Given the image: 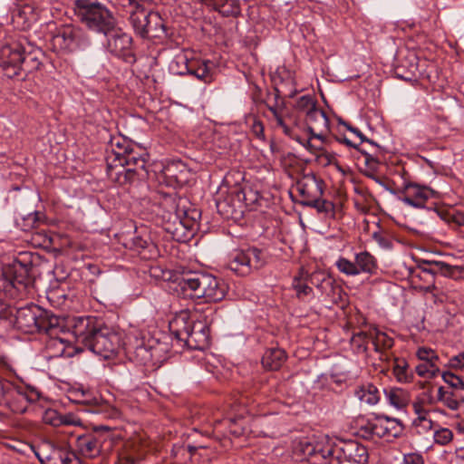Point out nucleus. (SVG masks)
<instances>
[{"instance_id": "nucleus-1", "label": "nucleus", "mask_w": 464, "mask_h": 464, "mask_svg": "<svg viewBox=\"0 0 464 464\" xmlns=\"http://www.w3.org/2000/svg\"><path fill=\"white\" fill-rule=\"evenodd\" d=\"M75 14L89 30L104 35L116 25L111 11L102 4L91 0H76Z\"/></svg>"}, {"instance_id": "nucleus-2", "label": "nucleus", "mask_w": 464, "mask_h": 464, "mask_svg": "<svg viewBox=\"0 0 464 464\" xmlns=\"http://www.w3.org/2000/svg\"><path fill=\"white\" fill-rule=\"evenodd\" d=\"M40 398L39 391L31 386L14 385L13 382L0 379V405L14 413H24L30 403Z\"/></svg>"}, {"instance_id": "nucleus-3", "label": "nucleus", "mask_w": 464, "mask_h": 464, "mask_svg": "<svg viewBox=\"0 0 464 464\" xmlns=\"http://www.w3.org/2000/svg\"><path fill=\"white\" fill-rule=\"evenodd\" d=\"M32 264L15 259L0 270V293L10 297H15L26 289L30 284Z\"/></svg>"}, {"instance_id": "nucleus-4", "label": "nucleus", "mask_w": 464, "mask_h": 464, "mask_svg": "<svg viewBox=\"0 0 464 464\" xmlns=\"http://www.w3.org/2000/svg\"><path fill=\"white\" fill-rule=\"evenodd\" d=\"M267 259V254L256 247L234 250L229 256L227 267L235 274L246 276L264 267Z\"/></svg>"}, {"instance_id": "nucleus-5", "label": "nucleus", "mask_w": 464, "mask_h": 464, "mask_svg": "<svg viewBox=\"0 0 464 464\" xmlns=\"http://www.w3.org/2000/svg\"><path fill=\"white\" fill-rule=\"evenodd\" d=\"M403 430L404 426L401 420L384 414H376L361 426L360 433L366 440L376 437L390 440L391 439L399 438Z\"/></svg>"}, {"instance_id": "nucleus-6", "label": "nucleus", "mask_w": 464, "mask_h": 464, "mask_svg": "<svg viewBox=\"0 0 464 464\" xmlns=\"http://www.w3.org/2000/svg\"><path fill=\"white\" fill-rule=\"evenodd\" d=\"M211 276L212 275L205 273L184 274L177 278L175 291L182 298L203 299L204 302H208Z\"/></svg>"}, {"instance_id": "nucleus-7", "label": "nucleus", "mask_w": 464, "mask_h": 464, "mask_svg": "<svg viewBox=\"0 0 464 464\" xmlns=\"http://www.w3.org/2000/svg\"><path fill=\"white\" fill-rule=\"evenodd\" d=\"M146 154L133 150H125L124 154L118 158L120 168L111 167L109 176L120 185H124L133 180L139 170H143L146 166Z\"/></svg>"}, {"instance_id": "nucleus-8", "label": "nucleus", "mask_w": 464, "mask_h": 464, "mask_svg": "<svg viewBox=\"0 0 464 464\" xmlns=\"http://www.w3.org/2000/svg\"><path fill=\"white\" fill-rule=\"evenodd\" d=\"M53 48L64 53L84 50L91 45V40L72 24H63L57 28L52 38Z\"/></svg>"}, {"instance_id": "nucleus-9", "label": "nucleus", "mask_w": 464, "mask_h": 464, "mask_svg": "<svg viewBox=\"0 0 464 464\" xmlns=\"http://www.w3.org/2000/svg\"><path fill=\"white\" fill-rule=\"evenodd\" d=\"M121 342V336L116 331L102 324L87 349L103 359H111L119 351Z\"/></svg>"}, {"instance_id": "nucleus-10", "label": "nucleus", "mask_w": 464, "mask_h": 464, "mask_svg": "<svg viewBox=\"0 0 464 464\" xmlns=\"http://www.w3.org/2000/svg\"><path fill=\"white\" fill-rule=\"evenodd\" d=\"M105 36L107 37L105 47L110 53L129 63L134 61L132 38L130 34L114 25Z\"/></svg>"}, {"instance_id": "nucleus-11", "label": "nucleus", "mask_w": 464, "mask_h": 464, "mask_svg": "<svg viewBox=\"0 0 464 464\" xmlns=\"http://www.w3.org/2000/svg\"><path fill=\"white\" fill-rule=\"evenodd\" d=\"M102 324L96 317L78 316L71 320L70 328L76 341L87 348Z\"/></svg>"}, {"instance_id": "nucleus-12", "label": "nucleus", "mask_w": 464, "mask_h": 464, "mask_svg": "<svg viewBox=\"0 0 464 464\" xmlns=\"http://www.w3.org/2000/svg\"><path fill=\"white\" fill-rule=\"evenodd\" d=\"M399 200L414 208H424L428 199L437 198L438 193L427 186L406 183L401 190Z\"/></svg>"}, {"instance_id": "nucleus-13", "label": "nucleus", "mask_w": 464, "mask_h": 464, "mask_svg": "<svg viewBox=\"0 0 464 464\" xmlns=\"http://www.w3.org/2000/svg\"><path fill=\"white\" fill-rule=\"evenodd\" d=\"M335 456L354 464H367L369 455L367 449L356 440L341 441L335 445Z\"/></svg>"}, {"instance_id": "nucleus-14", "label": "nucleus", "mask_w": 464, "mask_h": 464, "mask_svg": "<svg viewBox=\"0 0 464 464\" xmlns=\"http://www.w3.org/2000/svg\"><path fill=\"white\" fill-rule=\"evenodd\" d=\"M296 190L303 198V202H309L324 194V181L317 178L314 173L304 174L296 182Z\"/></svg>"}, {"instance_id": "nucleus-15", "label": "nucleus", "mask_w": 464, "mask_h": 464, "mask_svg": "<svg viewBox=\"0 0 464 464\" xmlns=\"http://www.w3.org/2000/svg\"><path fill=\"white\" fill-rule=\"evenodd\" d=\"M43 309L37 305L19 308L15 315L16 327L27 334L39 331V321Z\"/></svg>"}, {"instance_id": "nucleus-16", "label": "nucleus", "mask_w": 464, "mask_h": 464, "mask_svg": "<svg viewBox=\"0 0 464 464\" xmlns=\"http://www.w3.org/2000/svg\"><path fill=\"white\" fill-rule=\"evenodd\" d=\"M191 350H204L209 343V327L205 321L192 323L188 336L182 341Z\"/></svg>"}, {"instance_id": "nucleus-17", "label": "nucleus", "mask_w": 464, "mask_h": 464, "mask_svg": "<svg viewBox=\"0 0 464 464\" xmlns=\"http://www.w3.org/2000/svg\"><path fill=\"white\" fill-rule=\"evenodd\" d=\"M127 4H123L125 6H129L130 8V23L132 27L137 34L141 37H146L148 34V15H150V11L145 10L140 0H126Z\"/></svg>"}, {"instance_id": "nucleus-18", "label": "nucleus", "mask_w": 464, "mask_h": 464, "mask_svg": "<svg viewBox=\"0 0 464 464\" xmlns=\"http://www.w3.org/2000/svg\"><path fill=\"white\" fill-rule=\"evenodd\" d=\"M196 321L188 311H180L169 321V331L178 341L182 342L188 336L192 323Z\"/></svg>"}, {"instance_id": "nucleus-19", "label": "nucleus", "mask_w": 464, "mask_h": 464, "mask_svg": "<svg viewBox=\"0 0 464 464\" xmlns=\"http://www.w3.org/2000/svg\"><path fill=\"white\" fill-rule=\"evenodd\" d=\"M245 193L242 189L235 188L231 189L229 195L224 199H218L216 202L219 213L226 218L232 216L237 209L241 211L244 206Z\"/></svg>"}, {"instance_id": "nucleus-20", "label": "nucleus", "mask_w": 464, "mask_h": 464, "mask_svg": "<svg viewBox=\"0 0 464 464\" xmlns=\"http://www.w3.org/2000/svg\"><path fill=\"white\" fill-rule=\"evenodd\" d=\"M358 336L370 338L374 346V351L381 354V359L384 356L383 352L391 349L394 344L392 337L376 327L370 329L368 333H359Z\"/></svg>"}, {"instance_id": "nucleus-21", "label": "nucleus", "mask_w": 464, "mask_h": 464, "mask_svg": "<svg viewBox=\"0 0 464 464\" xmlns=\"http://www.w3.org/2000/svg\"><path fill=\"white\" fill-rule=\"evenodd\" d=\"M130 247L137 251L143 258H154L158 255L156 245L148 236L134 235L129 243Z\"/></svg>"}, {"instance_id": "nucleus-22", "label": "nucleus", "mask_w": 464, "mask_h": 464, "mask_svg": "<svg viewBox=\"0 0 464 464\" xmlns=\"http://www.w3.org/2000/svg\"><path fill=\"white\" fill-rule=\"evenodd\" d=\"M76 447L85 457L94 458L101 451L100 441L94 435L79 434L75 436Z\"/></svg>"}, {"instance_id": "nucleus-23", "label": "nucleus", "mask_w": 464, "mask_h": 464, "mask_svg": "<svg viewBox=\"0 0 464 464\" xmlns=\"http://www.w3.org/2000/svg\"><path fill=\"white\" fill-rule=\"evenodd\" d=\"M354 396L362 402L369 406L376 405L381 399L378 388L371 382H365L357 386Z\"/></svg>"}, {"instance_id": "nucleus-24", "label": "nucleus", "mask_w": 464, "mask_h": 464, "mask_svg": "<svg viewBox=\"0 0 464 464\" xmlns=\"http://www.w3.org/2000/svg\"><path fill=\"white\" fill-rule=\"evenodd\" d=\"M63 320L53 314L51 312L43 309V314H41L40 321H39V331L44 332L50 337L57 335L59 331L62 330Z\"/></svg>"}, {"instance_id": "nucleus-25", "label": "nucleus", "mask_w": 464, "mask_h": 464, "mask_svg": "<svg viewBox=\"0 0 464 464\" xmlns=\"http://www.w3.org/2000/svg\"><path fill=\"white\" fill-rule=\"evenodd\" d=\"M305 122L309 133L316 130H329V119L324 111L317 106L305 116Z\"/></svg>"}, {"instance_id": "nucleus-26", "label": "nucleus", "mask_w": 464, "mask_h": 464, "mask_svg": "<svg viewBox=\"0 0 464 464\" xmlns=\"http://www.w3.org/2000/svg\"><path fill=\"white\" fill-rule=\"evenodd\" d=\"M269 111L272 113V118L276 121V126L283 130V132L292 137L293 129L289 122H295L294 118L285 111L283 106H268Z\"/></svg>"}, {"instance_id": "nucleus-27", "label": "nucleus", "mask_w": 464, "mask_h": 464, "mask_svg": "<svg viewBox=\"0 0 464 464\" xmlns=\"http://www.w3.org/2000/svg\"><path fill=\"white\" fill-rule=\"evenodd\" d=\"M203 2L224 16H237L240 14L237 0H204Z\"/></svg>"}, {"instance_id": "nucleus-28", "label": "nucleus", "mask_w": 464, "mask_h": 464, "mask_svg": "<svg viewBox=\"0 0 464 464\" xmlns=\"http://www.w3.org/2000/svg\"><path fill=\"white\" fill-rule=\"evenodd\" d=\"M286 359L284 350L280 348H270L266 351L262 357L263 366L270 371L278 370Z\"/></svg>"}, {"instance_id": "nucleus-29", "label": "nucleus", "mask_w": 464, "mask_h": 464, "mask_svg": "<svg viewBox=\"0 0 464 464\" xmlns=\"http://www.w3.org/2000/svg\"><path fill=\"white\" fill-rule=\"evenodd\" d=\"M355 266L358 269V275H372L377 269L376 258L368 251L356 253L354 256Z\"/></svg>"}, {"instance_id": "nucleus-30", "label": "nucleus", "mask_w": 464, "mask_h": 464, "mask_svg": "<svg viewBox=\"0 0 464 464\" xmlns=\"http://www.w3.org/2000/svg\"><path fill=\"white\" fill-rule=\"evenodd\" d=\"M420 272L433 278L437 273H441L445 276H452L458 266H450L442 261L425 262L420 267Z\"/></svg>"}, {"instance_id": "nucleus-31", "label": "nucleus", "mask_w": 464, "mask_h": 464, "mask_svg": "<svg viewBox=\"0 0 464 464\" xmlns=\"http://www.w3.org/2000/svg\"><path fill=\"white\" fill-rule=\"evenodd\" d=\"M192 59L188 53L180 51L170 62L169 66V71L177 75L188 74L191 69Z\"/></svg>"}, {"instance_id": "nucleus-32", "label": "nucleus", "mask_w": 464, "mask_h": 464, "mask_svg": "<svg viewBox=\"0 0 464 464\" xmlns=\"http://www.w3.org/2000/svg\"><path fill=\"white\" fill-rule=\"evenodd\" d=\"M3 54H7V59L5 63L8 66L23 70L24 57L26 54L23 46L20 44H14L10 47H6L3 50Z\"/></svg>"}, {"instance_id": "nucleus-33", "label": "nucleus", "mask_w": 464, "mask_h": 464, "mask_svg": "<svg viewBox=\"0 0 464 464\" xmlns=\"http://www.w3.org/2000/svg\"><path fill=\"white\" fill-rule=\"evenodd\" d=\"M209 64V61L193 58L188 74L194 75L205 83L210 82L213 80V76Z\"/></svg>"}, {"instance_id": "nucleus-34", "label": "nucleus", "mask_w": 464, "mask_h": 464, "mask_svg": "<svg viewBox=\"0 0 464 464\" xmlns=\"http://www.w3.org/2000/svg\"><path fill=\"white\" fill-rule=\"evenodd\" d=\"M383 392L387 402L396 409H402L410 401L409 393L401 388H387Z\"/></svg>"}, {"instance_id": "nucleus-35", "label": "nucleus", "mask_w": 464, "mask_h": 464, "mask_svg": "<svg viewBox=\"0 0 464 464\" xmlns=\"http://www.w3.org/2000/svg\"><path fill=\"white\" fill-rule=\"evenodd\" d=\"M208 297L207 303H216L223 300L227 293V285L222 280L214 276L209 278Z\"/></svg>"}, {"instance_id": "nucleus-36", "label": "nucleus", "mask_w": 464, "mask_h": 464, "mask_svg": "<svg viewBox=\"0 0 464 464\" xmlns=\"http://www.w3.org/2000/svg\"><path fill=\"white\" fill-rule=\"evenodd\" d=\"M148 34L146 37L160 38L166 34V28L163 19L157 12H150L148 15Z\"/></svg>"}, {"instance_id": "nucleus-37", "label": "nucleus", "mask_w": 464, "mask_h": 464, "mask_svg": "<svg viewBox=\"0 0 464 464\" xmlns=\"http://www.w3.org/2000/svg\"><path fill=\"white\" fill-rule=\"evenodd\" d=\"M170 208L174 209L175 211L173 213H169L168 218L169 223L166 225L165 230L175 235V233L179 230V227L181 228L186 227L188 223L185 218V212L179 211L174 204L171 205Z\"/></svg>"}, {"instance_id": "nucleus-38", "label": "nucleus", "mask_w": 464, "mask_h": 464, "mask_svg": "<svg viewBox=\"0 0 464 464\" xmlns=\"http://www.w3.org/2000/svg\"><path fill=\"white\" fill-rule=\"evenodd\" d=\"M303 205L315 208L317 212L324 214L326 218H334V204L330 200L322 199V198H318L312 201L310 200L309 202H303Z\"/></svg>"}, {"instance_id": "nucleus-39", "label": "nucleus", "mask_w": 464, "mask_h": 464, "mask_svg": "<svg viewBox=\"0 0 464 464\" xmlns=\"http://www.w3.org/2000/svg\"><path fill=\"white\" fill-rule=\"evenodd\" d=\"M66 341L58 335L51 336L47 343L46 348L50 353L51 357H63L71 356V353H66Z\"/></svg>"}, {"instance_id": "nucleus-40", "label": "nucleus", "mask_w": 464, "mask_h": 464, "mask_svg": "<svg viewBox=\"0 0 464 464\" xmlns=\"http://www.w3.org/2000/svg\"><path fill=\"white\" fill-rule=\"evenodd\" d=\"M316 451L314 452V456L313 458L314 464H323L320 461H326L328 459H333L335 457V446H332L331 444L324 443V441H317Z\"/></svg>"}, {"instance_id": "nucleus-41", "label": "nucleus", "mask_w": 464, "mask_h": 464, "mask_svg": "<svg viewBox=\"0 0 464 464\" xmlns=\"http://www.w3.org/2000/svg\"><path fill=\"white\" fill-rule=\"evenodd\" d=\"M437 399L451 411H457L459 409L460 400L453 392L448 391L442 386L438 389Z\"/></svg>"}, {"instance_id": "nucleus-42", "label": "nucleus", "mask_w": 464, "mask_h": 464, "mask_svg": "<svg viewBox=\"0 0 464 464\" xmlns=\"http://www.w3.org/2000/svg\"><path fill=\"white\" fill-rule=\"evenodd\" d=\"M49 460H58L54 464H82L81 460L72 452L63 449L54 450L53 456L48 457Z\"/></svg>"}, {"instance_id": "nucleus-43", "label": "nucleus", "mask_w": 464, "mask_h": 464, "mask_svg": "<svg viewBox=\"0 0 464 464\" xmlns=\"http://www.w3.org/2000/svg\"><path fill=\"white\" fill-rule=\"evenodd\" d=\"M415 371L420 377L425 379H433L440 373L439 363H429L421 362L415 367Z\"/></svg>"}, {"instance_id": "nucleus-44", "label": "nucleus", "mask_w": 464, "mask_h": 464, "mask_svg": "<svg viewBox=\"0 0 464 464\" xmlns=\"http://www.w3.org/2000/svg\"><path fill=\"white\" fill-rule=\"evenodd\" d=\"M454 434L449 428L441 427L440 424L433 431V441L440 446H447L453 440Z\"/></svg>"}, {"instance_id": "nucleus-45", "label": "nucleus", "mask_w": 464, "mask_h": 464, "mask_svg": "<svg viewBox=\"0 0 464 464\" xmlns=\"http://www.w3.org/2000/svg\"><path fill=\"white\" fill-rule=\"evenodd\" d=\"M317 440H301L297 447L296 450L304 458L309 460H313L314 456V452L317 450L316 446Z\"/></svg>"}, {"instance_id": "nucleus-46", "label": "nucleus", "mask_w": 464, "mask_h": 464, "mask_svg": "<svg viewBox=\"0 0 464 464\" xmlns=\"http://www.w3.org/2000/svg\"><path fill=\"white\" fill-rule=\"evenodd\" d=\"M335 266L342 274L348 276H358V269L355 266V263L345 257L340 256L336 260Z\"/></svg>"}, {"instance_id": "nucleus-47", "label": "nucleus", "mask_w": 464, "mask_h": 464, "mask_svg": "<svg viewBox=\"0 0 464 464\" xmlns=\"http://www.w3.org/2000/svg\"><path fill=\"white\" fill-rule=\"evenodd\" d=\"M292 286L296 293V296L302 300L311 295L313 293L312 287H310L300 276H295L294 278Z\"/></svg>"}, {"instance_id": "nucleus-48", "label": "nucleus", "mask_w": 464, "mask_h": 464, "mask_svg": "<svg viewBox=\"0 0 464 464\" xmlns=\"http://www.w3.org/2000/svg\"><path fill=\"white\" fill-rule=\"evenodd\" d=\"M417 358L421 362H427L429 363H439L440 357L437 353L429 347L421 346L416 351Z\"/></svg>"}, {"instance_id": "nucleus-49", "label": "nucleus", "mask_w": 464, "mask_h": 464, "mask_svg": "<svg viewBox=\"0 0 464 464\" xmlns=\"http://www.w3.org/2000/svg\"><path fill=\"white\" fill-rule=\"evenodd\" d=\"M316 107V102L310 95H304L298 98L295 103V109L301 113L304 114V117L309 111H313Z\"/></svg>"}, {"instance_id": "nucleus-50", "label": "nucleus", "mask_w": 464, "mask_h": 464, "mask_svg": "<svg viewBox=\"0 0 464 464\" xmlns=\"http://www.w3.org/2000/svg\"><path fill=\"white\" fill-rule=\"evenodd\" d=\"M408 363L403 359L396 358L393 363V373L397 380L401 382H406L409 380L408 377Z\"/></svg>"}, {"instance_id": "nucleus-51", "label": "nucleus", "mask_w": 464, "mask_h": 464, "mask_svg": "<svg viewBox=\"0 0 464 464\" xmlns=\"http://www.w3.org/2000/svg\"><path fill=\"white\" fill-rule=\"evenodd\" d=\"M41 65V62L39 61L37 55L34 52H28L25 54L23 71L32 72L34 70H37Z\"/></svg>"}, {"instance_id": "nucleus-52", "label": "nucleus", "mask_w": 464, "mask_h": 464, "mask_svg": "<svg viewBox=\"0 0 464 464\" xmlns=\"http://www.w3.org/2000/svg\"><path fill=\"white\" fill-rule=\"evenodd\" d=\"M441 378L446 383H448L452 388L458 390L464 389V381L460 377L452 373L451 372H442Z\"/></svg>"}, {"instance_id": "nucleus-53", "label": "nucleus", "mask_w": 464, "mask_h": 464, "mask_svg": "<svg viewBox=\"0 0 464 464\" xmlns=\"http://www.w3.org/2000/svg\"><path fill=\"white\" fill-rule=\"evenodd\" d=\"M372 238L378 246L384 250H391L393 247V241L391 237L384 233L374 232L372 234Z\"/></svg>"}, {"instance_id": "nucleus-54", "label": "nucleus", "mask_w": 464, "mask_h": 464, "mask_svg": "<svg viewBox=\"0 0 464 464\" xmlns=\"http://www.w3.org/2000/svg\"><path fill=\"white\" fill-rule=\"evenodd\" d=\"M44 420L52 426L60 427L61 413L54 410H48L44 412Z\"/></svg>"}, {"instance_id": "nucleus-55", "label": "nucleus", "mask_w": 464, "mask_h": 464, "mask_svg": "<svg viewBox=\"0 0 464 464\" xmlns=\"http://www.w3.org/2000/svg\"><path fill=\"white\" fill-rule=\"evenodd\" d=\"M61 426H82V420L73 413L61 414Z\"/></svg>"}, {"instance_id": "nucleus-56", "label": "nucleus", "mask_w": 464, "mask_h": 464, "mask_svg": "<svg viewBox=\"0 0 464 464\" xmlns=\"http://www.w3.org/2000/svg\"><path fill=\"white\" fill-rule=\"evenodd\" d=\"M401 464H424V459L418 452L406 453L403 455Z\"/></svg>"}, {"instance_id": "nucleus-57", "label": "nucleus", "mask_w": 464, "mask_h": 464, "mask_svg": "<svg viewBox=\"0 0 464 464\" xmlns=\"http://www.w3.org/2000/svg\"><path fill=\"white\" fill-rule=\"evenodd\" d=\"M413 411L417 415V419L414 420V423L419 422L420 420H426V418L429 417V411L424 408L421 402L415 401L412 404Z\"/></svg>"}, {"instance_id": "nucleus-58", "label": "nucleus", "mask_w": 464, "mask_h": 464, "mask_svg": "<svg viewBox=\"0 0 464 464\" xmlns=\"http://www.w3.org/2000/svg\"><path fill=\"white\" fill-rule=\"evenodd\" d=\"M448 365L451 369L462 370L464 369V352L450 358Z\"/></svg>"}, {"instance_id": "nucleus-59", "label": "nucleus", "mask_w": 464, "mask_h": 464, "mask_svg": "<svg viewBox=\"0 0 464 464\" xmlns=\"http://www.w3.org/2000/svg\"><path fill=\"white\" fill-rule=\"evenodd\" d=\"M38 220V212L30 213L26 218H24L27 228L34 227L37 224Z\"/></svg>"}, {"instance_id": "nucleus-60", "label": "nucleus", "mask_w": 464, "mask_h": 464, "mask_svg": "<svg viewBox=\"0 0 464 464\" xmlns=\"http://www.w3.org/2000/svg\"><path fill=\"white\" fill-rule=\"evenodd\" d=\"M252 130L258 138H264V126L259 121H255L252 125Z\"/></svg>"}, {"instance_id": "nucleus-61", "label": "nucleus", "mask_w": 464, "mask_h": 464, "mask_svg": "<svg viewBox=\"0 0 464 464\" xmlns=\"http://www.w3.org/2000/svg\"><path fill=\"white\" fill-rule=\"evenodd\" d=\"M416 425L422 426L426 430H435L439 425L437 422L431 420L429 417L426 418V420H420L415 423Z\"/></svg>"}, {"instance_id": "nucleus-62", "label": "nucleus", "mask_w": 464, "mask_h": 464, "mask_svg": "<svg viewBox=\"0 0 464 464\" xmlns=\"http://www.w3.org/2000/svg\"><path fill=\"white\" fill-rule=\"evenodd\" d=\"M117 464H136V459L129 454H121Z\"/></svg>"}, {"instance_id": "nucleus-63", "label": "nucleus", "mask_w": 464, "mask_h": 464, "mask_svg": "<svg viewBox=\"0 0 464 464\" xmlns=\"http://www.w3.org/2000/svg\"><path fill=\"white\" fill-rule=\"evenodd\" d=\"M317 158L322 164L328 165L332 162L334 157L330 153L323 151L317 156Z\"/></svg>"}, {"instance_id": "nucleus-64", "label": "nucleus", "mask_w": 464, "mask_h": 464, "mask_svg": "<svg viewBox=\"0 0 464 464\" xmlns=\"http://www.w3.org/2000/svg\"><path fill=\"white\" fill-rule=\"evenodd\" d=\"M329 131V130H314V133L311 134V138L317 139L321 140L322 142L325 140V134Z\"/></svg>"}]
</instances>
